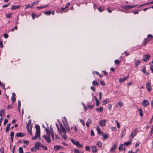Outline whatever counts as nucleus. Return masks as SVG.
I'll use <instances>...</instances> for the list:
<instances>
[{
    "mask_svg": "<svg viewBox=\"0 0 153 153\" xmlns=\"http://www.w3.org/2000/svg\"><path fill=\"white\" fill-rule=\"evenodd\" d=\"M59 126L58 125L57 123H56V126L58 129L59 134L61 135L62 137L64 139H66L67 138V136L66 135V131L65 128L63 126L61 123L59 121L58 119L57 120Z\"/></svg>",
    "mask_w": 153,
    "mask_h": 153,
    "instance_id": "obj_1",
    "label": "nucleus"
},
{
    "mask_svg": "<svg viewBox=\"0 0 153 153\" xmlns=\"http://www.w3.org/2000/svg\"><path fill=\"white\" fill-rule=\"evenodd\" d=\"M36 133L35 136H33L32 138V139L35 140L36 139L37 137H38L39 138H40V127L38 125L36 126Z\"/></svg>",
    "mask_w": 153,
    "mask_h": 153,
    "instance_id": "obj_2",
    "label": "nucleus"
},
{
    "mask_svg": "<svg viewBox=\"0 0 153 153\" xmlns=\"http://www.w3.org/2000/svg\"><path fill=\"white\" fill-rule=\"evenodd\" d=\"M62 122L67 131L68 132L70 133L71 132L70 129L68 124L67 119L65 117H63Z\"/></svg>",
    "mask_w": 153,
    "mask_h": 153,
    "instance_id": "obj_3",
    "label": "nucleus"
},
{
    "mask_svg": "<svg viewBox=\"0 0 153 153\" xmlns=\"http://www.w3.org/2000/svg\"><path fill=\"white\" fill-rule=\"evenodd\" d=\"M50 128L49 130L47 128H46L45 129V130L47 132V134L48 135L50 136V134H51V135L52 139L54 140V134L52 129V127L50 126Z\"/></svg>",
    "mask_w": 153,
    "mask_h": 153,
    "instance_id": "obj_4",
    "label": "nucleus"
},
{
    "mask_svg": "<svg viewBox=\"0 0 153 153\" xmlns=\"http://www.w3.org/2000/svg\"><path fill=\"white\" fill-rule=\"evenodd\" d=\"M137 130L135 129L132 131L131 133V134L129 136V138L131 140L137 134Z\"/></svg>",
    "mask_w": 153,
    "mask_h": 153,
    "instance_id": "obj_5",
    "label": "nucleus"
},
{
    "mask_svg": "<svg viewBox=\"0 0 153 153\" xmlns=\"http://www.w3.org/2000/svg\"><path fill=\"white\" fill-rule=\"evenodd\" d=\"M149 102L146 100H143L142 103V105L144 107H146L149 105Z\"/></svg>",
    "mask_w": 153,
    "mask_h": 153,
    "instance_id": "obj_6",
    "label": "nucleus"
},
{
    "mask_svg": "<svg viewBox=\"0 0 153 153\" xmlns=\"http://www.w3.org/2000/svg\"><path fill=\"white\" fill-rule=\"evenodd\" d=\"M123 104L122 102L118 101L117 104L115 106V107L118 108H120L123 106Z\"/></svg>",
    "mask_w": 153,
    "mask_h": 153,
    "instance_id": "obj_7",
    "label": "nucleus"
},
{
    "mask_svg": "<svg viewBox=\"0 0 153 153\" xmlns=\"http://www.w3.org/2000/svg\"><path fill=\"white\" fill-rule=\"evenodd\" d=\"M150 81H149L146 85V88L149 92H150L152 90V87L150 85Z\"/></svg>",
    "mask_w": 153,
    "mask_h": 153,
    "instance_id": "obj_8",
    "label": "nucleus"
},
{
    "mask_svg": "<svg viewBox=\"0 0 153 153\" xmlns=\"http://www.w3.org/2000/svg\"><path fill=\"white\" fill-rule=\"evenodd\" d=\"M106 120H100L99 122V124L100 126L102 127H104L105 125V123Z\"/></svg>",
    "mask_w": 153,
    "mask_h": 153,
    "instance_id": "obj_9",
    "label": "nucleus"
},
{
    "mask_svg": "<svg viewBox=\"0 0 153 153\" xmlns=\"http://www.w3.org/2000/svg\"><path fill=\"white\" fill-rule=\"evenodd\" d=\"M150 58V56L149 55H146L143 56V60L145 62L147 61Z\"/></svg>",
    "mask_w": 153,
    "mask_h": 153,
    "instance_id": "obj_10",
    "label": "nucleus"
},
{
    "mask_svg": "<svg viewBox=\"0 0 153 153\" xmlns=\"http://www.w3.org/2000/svg\"><path fill=\"white\" fill-rule=\"evenodd\" d=\"M43 137L45 138L48 143L51 142V140L49 137V136H47L46 135H44L43 136Z\"/></svg>",
    "mask_w": 153,
    "mask_h": 153,
    "instance_id": "obj_11",
    "label": "nucleus"
},
{
    "mask_svg": "<svg viewBox=\"0 0 153 153\" xmlns=\"http://www.w3.org/2000/svg\"><path fill=\"white\" fill-rule=\"evenodd\" d=\"M118 145V143L115 142L114 144L113 147H112L110 151L111 152H112L114 150H115L116 147Z\"/></svg>",
    "mask_w": 153,
    "mask_h": 153,
    "instance_id": "obj_12",
    "label": "nucleus"
},
{
    "mask_svg": "<svg viewBox=\"0 0 153 153\" xmlns=\"http://www.w3.org/2000/svg\"><path fill=\"white\" fill-rule=\"evenodd\" d=\"M126 128L125 127H123L122 129V130L121 131V137H123L126 134Z\"/></svg>",
    "mask_w": 153,
    "mask_h": 153,
    "instance_id": "obj_13",
    "label": "nucleus"
},
{
    "mask_svg": "<svg viewBox=\"0 0 153 153\" xmlns=\"http://www.w3.org/2000/svg\"><path fill=\"white\" fill-rule=\"evenodd\" d=\"M119 149L120 151L125 150V145H124L123 144H121L119 146Z\"/></svg>",
    "mask_w": 153,
    "mask_h": 153,
    "instance_id": "obj_14",
    "label": "nucleus"
},
{
    "mask_svg": "<svg viewBox=\"0 0 153 153\" xmlns=\"http://www.w3.org/2000/svg\"><path fill=\"white\" fill-rule=\"evenodd\" d=\"M121 7L125 10H128L131 9L130 5H127L125 6H122Z\"/></svg>",
    "mask_w": 153,
    "mask_h": 153,
    "instance_id": "obj_15",
    "label": "nucleus"
},
{
    "mask_svg": "<svg viewBox=\"0 0 153 153\" xmlns=\"http://www.w3.org/2000/svg\"><path fill=\"white\" fill-rule=\"evenodd\" d=\"M129 77L128 76H127L123 78H120V79L119 80V81L120 82H122L125 81L127 79H128Z\"/></svg>",
    "mask_w": 153,
    "mask_h": 153,
    "instance_id": "obj_16",
    "label": "nucleus"
},
{
    "mask_svg": "<svg viewBox=\"0 0 153 153\" xmlns=\"http://www.w3.org/2000/svg\"><path fill=\"white\" fill-rule=\"evenodd\" d=\"M62 146L58 145H56L54 146V149L55 151H57L60 149H62Z\"/></svg>",
    "mask_w": 153,
    "mask_h": 153,
    "instance_id": "obj_17",
    "label": "nucleus"
},
{
    "mask_svg": "<svg viewBox=\"0 0 153 153\" xmlns=\"http://www.w3.org/2000/svg\"><path fill=\"white\" fill-rule=\"evenodd\" d=\"M41 144L39 142L35 143L34 147L37 149H39V147L40 146Z\"/></svg>",
    "mask_w": 153,
    "mask_h": 153,
    "instance_id": "obj_18",
    "label": "nucleus"
},
{
    "mask_svg": "<svg viewBox=\"0 0 153 153\" xmlns=\"http://www.w3.org/2000/svg\"><path fill=\"white\" fill-rule=\"evenodd\" d=\"M25 135V134L22 133H17L16 134L17 137H22Z\"/></svg>",
    "mask_w": 153,
    "mask_h": 153,
    "instance_id": "obj_19",
    "label": "nucleus"
},
{
    "mask_svg": "<svg viewBox=\"0 0 153 153\" xmlns=\"http://www.w3.org/2000/svg\"><path fill=\"white\" fill-rule=\"evenodd\" d=\"M5 114V110L4 109H2L0 110V116L2 117L3 115L4 116Z\"/></svg>",
    "mask_w": 153,
    "mask_h": 153,
    "instance_id": "obj_20",
    "label": "nucleus"
},
{
    "mask_svg": "<svg viewBox=\"0 0 153 153\" xmlns=\"http://www.w3.org/2000/svg\"><path fill=\"white\" fill-rule=\"evenodd\" d=\"M21 7V6L19 5H17L14 6H13L12 7L11 10H14L16 9H18L20 8Z\"/></svg>",
    "mask_w": 153,
    "mask_h": 153,
    "instance_id": "obj_21",
    "label": "nucleus"
},
{
    "mask_svg": "<svg viewBox=\"0 0 153 153\" xmlns=\"http://www.w3.org/2000/svg\"><path fill=\"white\" fill-rule=\"evenodd\" d=\"M91 119H89L87 121L86 123V125L87 127L89 126V124L91 123Z\"/></svg>",
    "mask_w": 153,
    "mask_h": 153,
    "instance_id": "obj_22",
    "label": "nucleus"
},
{
    "mask_svg": "<svg viewBox=\"0 0 153 153\" xmlns=\"http://www.w3.org/2000/svg\"><path fill=\"white\" fill-rule=\"evenodd\" d=\"M91 148L92 149V152H97V148L95 146H92Z\"/></svg>",
    "mask_w": 153,
    "mask_h": 153,
    "instance_id": "obj_23",
    "label": "nucleus"
},
{
    "mask_svg": "<svg viewBox=\"0 0 153 153\" xmlns=\"http://www.w3.org/2000/svg\"><path fill=\"white\" fill-rule=\"evenodd\" d=\"M150 39L149 38H145L144 40V45L145 46L147 43L150 41Z\"/></svg>",
    "mask_w": 153,
    "mask_h": 153,
    "instance_id": "obj_24",
    "label": "nucleus"
},
{
    "mask_svg": "<svg viewBox=\"0 0 153 153\" xmlns=\"http://www.w3.org/2000/svg\"><path fill=\"white\" fill-rule=\"evenodd\" d=\"M139 112V114L140 115V116L141 117H142L143 116V111L141 108H140L138 109Z\"/></svg>",
    "mask_w": 153,
    "mask_h": 153,
    "instance_id": "obj_25",
    "label": "nucleus"
},
{
    "mask_svg": "<svg viewBox=\"0 0 153 153\" xmlns=\"http://www.w3.org/2000/svg\"><path fill=\"white\" fill-rule=\"evenodd\" d=\"M77 147L80 148L83 146L82 145H81L79 144V141H77L75 145Z\"/></svg>",
    "mask_w": 153,
    "mask_h": 153,
    "instance_id": "obj_26",
    "label": "nucleus"
},
{
    "mask_svg": "<svg viewBox=\"0 0 153 153\" xmlns=\"http://www.w3.org/2000/svg\"><path fill=\"white\" fill-rule=\"evenodd\" d=\"M44 13L45 15L47 16H49L51 14V10L46 11Z\"/></svg>",
    "mask_w": 153,
    "mask_h": 153,
    "instance_id": "obj_27",
    "label": "nucleus"
},
{
    "mask_svg": "<svg viewBox=\"0 0 153 153\" xmlns=\"http://www.w3.org/2000/svg\"><path fill=\"white\" fill-rule=\"evenodd\" d=\"M104 9V7L101 6H99L98 8V10L100 12H102L103 11Z\"/></svg>",
    "mask_w": 153,
    "mask_h": 153,
    "instance_id": "obj_28",
    "label": "nucleus"
},
{
    "mask_svg": "<svg viewBox=\"0 0 153 153\" xmlns=\"http://www.w3.org/2000/svg\"><path fill=\"white\" fill-rule=\"evenodd\" d=\"M140 60H137L135 61V65L136 67H137L140 64Z\"/></svg>",
    "mask_w": 153,
    "mask_h": 153,
    "instance_id": "obj_29",
    "label": "nucleus"
},
{
    "mask_svg": "<svg viewBox=\"0 0 153 153\" xmlns=\"http://www.w3.org/2000/svg\"><path fill=\"white\" fill-rule=\"evenodd\" d=\"M73 151L75 153H83L82 151L76 149H74Z\"/></svg>",
    "mask_w": 153,
    "mask_h": 153,
    "instance_id": "obj_30",
    "label": "nucleus"
},
{
    "mask_svg": "<svg viewBox=\"0 0 153 153\" xmlns=\"http://www.w3.org/2000/svg\"><path fill=\"white\" fill-rule=\"evenodd\" d=\"M81 104L83 106V107L85 111H86L88 109V108L86 106V105H85V104L83 102H81Z\"/></svg>",
    "mask_w": 153,
    "mask_h": 153,
    "instance_id": "obj_31",
    "label": "nucleus"
},
{
    "mask_svg": "<svg viewBox=\"0 0 153 153\" xmlns=\"http://www.w3.org/2000/svg\"><path fill=\"white\" fill-rule=\"evenodd\" d=\"M94 97L95 98V100L96 101V105L97 106H98L99 105V104H100V102L99 101L98 99L95 96H94Z\"/></svg>",
    "mask_w": 153,
    "mask_h": 153,
    "instance_id": "obj_32",
    "label": "nucleus"
},
{
    "mask_svg": "<svg viewBox=\"0 0 153 153\" xmlns=\"http://www.w3.org/2000/svg\"><path fill=\"white\" fill-rule=\"evenodd\" d=\"M96 110L99 112H102L103 111V108L101 107L99 108H97L96 109Z\"/></svg>",
    "mask_w": 153,
    "mask_h": 153,
    "instance_id": "obj_33",
    "label": "nucleus"
},
{
    "mask_svg": "<svg viewBox=\"0 0 153 153\" xmlns=\"http://www.w3.org/2000/svg\"><path fill=\"white\" fill-rule=\"evenodd\" d=\"M102 136L104 139L107 138L108 137V135L106 134L102 133Z\"/></svg>",
    "mask_w": 153,
    "mask_h": 153,
    "instance_id": "obj_34",
    "label": "nucleus"
},
{
    "mask_svg": "<svg viewBox=\"0 0 153 153\" xmlns=\"http://www.w3.org/2000/svg\"><path fill=\"white\" fill-rule=\"evenodd\" d=\"M131 141H128L124 143V145L126 146H128L129 145H131Z\"/></svg>",
    "mask_w": 153,
    "mask_h": 153,
    "instance_id": "obj_35",
    "label": "nucleus"
},
{
    "mask_svg": "<svg viewBox=\"0 0 153 153\" xmlns=\"http://www.w3.org/2000/svg\"><path fill=\"white\" fill-rule=\"evenodd\" d=\"M97 130L98 134H101L102 133V132L100 131V128L98 126H97Z\"/></svg>",
    "mask_w": 153,
    "mask_h": 153,
    "instance_id": "obj_36",
    "label": "nucleus"
},
{
    "mask_svg": "<svg viewBox=\"0 0 153 153\" xmlns=\"http://www.w3.org/2000/svg\"><path fill=\"white\" fill-rule=\"evenodd\" d=\"M23 148L22 147H19V153H23Z\"/></svg>",
    "mask_w": 153,
    "mask_h": 153,
    "instance_id": "obj_37",
    "label": "nucleus"
},
{
    "mask_svg": "<svg viewBox=\"0 0 153 153\" xmlns=\"http://www.w3.org/2000/svg\"><path fill=\"white\" fill-rule=\"evenodd\" d=\"M92 84L93 85H98L99 82L96 81L94 80L92 82Z\"/></svg>",
    "mask_w": 153,
    "mask_h": 153,
    "instance_id": "obj_38",
    "label": "nucleus"
},
{
    "mask_svg": "<svg viewBox=\"0 0 153 153\" xmlns=\"http://www.w3.org/2000/svg\"><path fill=\"white\" fill-rule=\"evenodd\" d=\"M40 147H42L44 150H47L48 149L47 147L46 146H44L41 144Z\"/></svg>",
    "mask_w": 153,
    "mask_h": 153,
    "instance_id": "obj_39",
    "label": "nucleus"
},
{
    "mask_svg": "<svg viewBox=\"0 0 153 153\" xmlns=\"http://www.w3.org/2000/svg\"><path fill=\"white\" fill-rule=\"evenodd\" d=\"M47 5H45V6H40L39 7H37V8L38 9H42L44 8H45L47 7Z\"/></svg>",
    "mask_w": 153,
    "mask_h": 153,
    "instance_id": "obj_40",
    "label": "nucleus"
},
{
    "mask_svg": "<svg viewBox=\"0 0 153 153\" xmlns=\"http://www.w3.org/2000/svg\"><path fill=\"white\" fill-rule=\"evenodd\" d=\"M97 145L98 147H101L102 146V143L98 141L97 143Z\"/></svg>",
    "mask_w": 153,
    "mask_h": 153,
    "instance_id": "obj_41",
    "label": "nucleus"
},
{
    "mask_svg": "<svg viewBox=\"0 0 153 153\" xmlns=\"http://www.w3.org/2000/svg\"><path fill=\"white\" fill-rule=\"evenodd\" d=\"M31 119L29 120V121L27 125V126H32L30 125L31 123Z\"/></svg>",
    "mask_w": 153,
    "mask_h": 153,
    "instance_id": "obj_42",
    "label": "nucleus"
},
{
    "mask_svg": "<svg viewBox=\"0 0 153 153\" xmlns=\"http://www.w3.org/2000/svg\"><path fill=\"white\" fill-rule=\"evenodd\" d=\"M21 106V101L20 100H18V108L19 110V111L20 109Z\"/></svg>",
    "mask_w": 153,
    "mask_h": 153,
    "instance_id": "obj_43",
    "label": "nucleus"
},
{
    "mask_svg": "<svg viewBox=\"0 0 153 153\" xmlns=\"http://www.w3.org/2000/svg\"><path fill=\"white\" fill-rule=\"evenodd\" d=\"M85 149L86 151H89L90 149V147L88 146H86L85 147Z\"/></svg>",
    "mask_w": 153,
    "mask_h": 153,
    "instance_id": "obj_44",
    "label": "nucleus"
},
{
    "mask_svg": "<svg viewBox=\"0 0 153 153\" xmlns=\"http://www.w3.org/2000/svg\"><path fill=\"white\" fill-rule=\"evenodd\" d=\"M109 102V99L105 100L103 101V103L102 104V105L105 104Z\"/></svg>",
    "mask_w": 153,
    "mask_h": 153,
    "instance_id": "obj_45",
    "label": "nucleus"
},
{
    "mask_svg": "<svg viewBox=\"0 0 153 153\" xmlns=\"http://www.w3.org/2000/svg\"><path fill=\"white\" fill-rule=\"evenodd\" d=\"M32 126H27V129L29 133H30V131H31Z\"/></svg>",
    "mask_w": 153,
    "mask_h": 153,
    "instance_id": "obj_46",
    "label": "nucleus"
},
{
    "mask_svg": "<svg viewBox=\"0 0 153 153\" xmlns=\"http://www.w3.org/2000/svg\"><path fill=\"white\" fill-rule=\"evenodd\" d=\"M16 97H12L11 98V100L13 102V103H14L16 101Z\"/></svg>",
    "mask_w": 153,
    "mask_h": 153,
    "instance_id": "obj_47",
    "label": "nucleus"
},
{
    "mask_svg": "<svg viewBox=\"0 0 153 153\" xmlns=\"http://www.w3.org/2000/svg\"><path fill=\"white\" fill-rule=\"evenodd\" d=\"M71 141L72 142V143L75 145L76 143L77 142V141H76V140H74L73 139H71Z\"/></svg>",
    "mask_w": 153,
    "mask_h": 153,
    "instance_id": "obj_48",
    "label": "nucleus"
},
{
    "mask_svg": "<svg viewBox=\"0 0 153 153\" xmlns=\"http://www.w3.org/2000/svg\"><path fill=\"white\" fill-rule=\"evenodd\" d=\"M12 13H10L6 15V17L7 18H10L11 17Z\"/></svg>",
    "mask_w": 153,
    "mask_h": 153,
    "instance_id": "obj_49",
    "label": "nucleus"
},
{
    "mask_svg": "<svg viewBox=\"0 0 153 153\" xmlns=\"http://www.w3.org/2000/svg\"><path fill=\"white\" fill-rule=\"evenodd\" d=\"M39 3V1H37L34 2L32 3V6H33L36 4H38Z\"/></svg>",
    "mask_w": 153,
    "mask_h": 153,
    "instance_id": "obj_50",
    "label": "nucleus"
},
{
    "mask_svg": "<svg viewBox=\"0 0 153 153\" xmlns=\"http://www.w3.org/2000/svg\"><path fill=\"white\" fill-rule=\"evenodd\" d=\"M139 10H136L134 11H132V12L134 14H137L139 13Z\"/></svg>",
    "mask_w": 153,
    "mask_h": 153,
    "instance_id": "obj_51",
    "label": "nucleus"
},
{
    "mask_svg": "<svg viewBox=\"0 0 153 153\" xmlns=\"http://www.w3.org/2000/svg\"><path fill=\"white\" fill-rule=\"evenodd\" d=\"M0 152L1 153H4V149L2 147L1 148Z\"/></svg>",
    "mask_w": 153,
    "mask_h": 153,
    "instance_id": "obj_52",
    "label": "nucleus"
},
{
    "mask_svg": "<svg viewBox=\"0 0 153 153\" xmlns=\"http://www.w3.org/2000/svg\"><path fill=\"white\" fill-rule=\"evenodd\" d=\"M100 83L102 86H104L105 85V84L103 81H100Z\"/></svg>",
    "mask_w": 153,
    "mask_h": 153,
    "instance_id": "obj_53",
    "label": "nucleus"
},
{
    "mask_svg": "<svg viewBox=\"0 0 153 153\" xmlns=\"http://www.w3.org/2000/svg\"><path fill=\"white\" fill-rule=\"evenodd\" d=\"M79 121L82 123V124L83 126H85V123L84 120L82 119H80L79 120Z\"/></svg>",
    "mask_w": 153,
    "mask_h": 153,
    "instance_id": "obj_54",
    "label": "nucleus"
},
{
    "mask_svg": "<svg viewBox=\"0 0 153 153\" xmlns=\"http://www.w3.org/2000/svg\"><path fill=\"white\" fill-rule=\"evenodd\" d=\"M37 149L34 146L31 149V151L33 152H35L36 150H37Z\"/></svg>",
    "mask_w": 153,
    "mask_h": 153,
    "instance_id": "obj_55",
    "label": "nucleus"
},
{
    "mask_svg": "<svg viewBox=\"0 0 153 153\" xmlns=\"http://www.w3.org/2000/svg\"><path fill=\"white\" fill-rule=\"evenodd\" d=\"M8 122V120L6 119H5L4 122V125H5L6 123H7Z\"/></svg>",
    "mask_w": 153,
    "mask_h": 153,
    "instance_id": "obj_56",
    "label": "nucleus"
},
{
    "mask_svg": "<svg viewBox=\"0 0 153 153\" xmlns=\"http://www.w3.org/2000/svg\"><path fill=\"white\" fill-rule=\"evenodd\" d=\"M69 5H70V3H67L66 4L65 6V9H66L68 8V7H69Z\"/></svg>",
    "mask_w": 153,
    "mask_h": 153,
    "instance_id": "obj_57",
    "label": "nucleus"
},
{
    "mask_svg": "<svg viewBox=\"0 0 153 153\" xmlns=\"http://www.w3.org/2000/svg\"><path fill=\"white\" fill-rule=\"evenodd\" d=\"M143 69L142 70V71L144 73H146V68L145 66H143Z\"/></svg>",
    "mask_w": 153,
    "mask_h": 153,
    "instance_id": "obj_58",
    "label": "nucleus"
},
{
    "mask_svg": "<svg viewBox=\"0 0 153 153\" xmlns=\"http://www.w3.org/2000/svg\"><path fill=\"white\" fill-rule=\"evenodd\" d=\"M140 143L139 142H137L136 144L135 145V147H137L139 146L140 145Z\"/></svg>",
    "mask_w": 153,
    "mask_h": 153,
    "instance_id": "obj_59",
    "label": "nucleus"
},
{
    "mask_svg": "<svg viewBox=\"0 0 153 153\" xmlns=\"http://www.w3.org/2000/svg\"><path fill=\"white\" fill-rule=\"evenodd\" d=\"M94 107L93 105H89L88 106V108L92 109Z\"/></svg>",
    "mask_w": 153,
    "mask_h": 153,
    "instance_id": "obj_60",
    "label": "nucleus"
},
{
    "mask_svg": "<svg viewBox=\"0 0 153 153\" xmlns=\"http://www.w3.org/2000/svg\"><path fill=\"white\" fill-rule=\"evenodd\" d=\"M120 61L118 60H115L114 61V62L115 64H119L120 63Z\"/></svg>",
    "mask_w": 153,
    "mask_h": 153,
    "instance_id": "obj_61",
    "label": "nucleus"
},
{
    "mask_svg": "<svg viewBox=\"0 0 153 153\" xmlns=\"http://www.w3.org/2000/svg\"><path fill=\"white\" fill-rule=\"evenodd\" d=\"M10 136L11 137L13 138L14 137V132L13 131H12L10 132Z\"/></svg>",
    "mask_w": 153,
    "mask_h": 153,
    "instance_id": "obj_62",
    "label": "nucleus"
},
{
    "mask_svg": "<svg viewBox=\"0 0 153 153\" xmlns=\"http://www.w3.org/2000/svg\"><path fill=\"white\" fill-rule=\"evenodd\" d=\"M4 36L5 38H7L8 37V35L6 33H5L4 35Z\"/></svg>",
    "mask_w": 153,
    "mask_h": 153,
    "instance_id": "obj_63",
    "label": "nucleus"
},
{
    "mask_svg": "<svg viewBox=\"0 0 153 153\" xmlns=\"http://www.w3.org/2000/svg\"><path fill=\"white\" fill-rule=\"evenodd\" d=\"M150 69L152 71V72L153 73V65H150Z\"/></svg>",
    "mask_w": 153,
    "mask_h": 153,
    "instance_id": "obj_64",
    "label": "nucleus"
}]
</instances>
